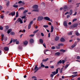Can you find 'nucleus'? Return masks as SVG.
I'll list each match as a JSON object with an SVG mask.
<instances>
[{"instance_id":"obj_1","label":"nucleus","mask_w":80,"mask_h":80,"mask_svg":"<svg viewBox=\"0 0 80 80\" xmlns=\"http://www.w3.org/2000/svg\"><path fill=\"white\" fill-rule=\"evenodd\" d=\"M38 6L37 5H34L33 6V8L34 9L33 10V12H38Z\"/></svg>"},{"instance_id":"obj_2","label":"nucleus","mask_w":80,"mask_h":80,"mask_svg":"<svg viewBox=\"0 0 80 80\" xmlns=\"http://www.w3.org/2000/svg\"><path fill=\"white\" fill-rule=\"evenodd\" d=\"M58 69L59 70H60V68H58V69H57L56 70V72L55 71L52 72V73L53 74V75H55L56 74H57V73H58Z\"/></svg>"},{"instance_id":"obj_3","label":"nucleus","mask_w":80,"mask_h":80,"mask_svg":"<svg viewBox=\"0 0 80 80\" xmlns=\"http://www.w3.org/2000/svg\"><path fill=\"white\" fill-rule=\"evenodd\" d=\"M20 22V23L21 24L23 23V21H22V19H21V18H18L16 21V22Z\"/></svg>"},{"instance_id":"obj_4","label":"nucleus","mask_w":80,"mask_h":80,"mask_svg":"<svg viewBox=\"0 0 80 80\" xmlns=\"http://www.w3.org/2000/svg\"><path fill=\"white\" fill-rule=\"evenodd\" d=\"M44 19H45V20H48V21H49V22H52V19L50 20V18H49L48 17H45Z\"/></svg>"},{"instance_id":"obj_5","label":"nucleus","mask_w":80,"mask_h":80,"mask_svg":"<svg viewBox=\"0 0 80 80\" xmlns=\"http://www.w3.org/2000/svg\"><path fill=\"white\" fill-rule=\"evenodd\" d=\"M15 15V12L14 11L11 12V13H10L8 15L9 16H10L12 15V16H14Z\"/></svg>"},{"instance_id":"obj_6","label":"nucleus","mask_w":80,"mask_h":80,"mask_svg":"<svg viewBox=\"0 0 80 80\" xmlns=\"http://www.w3.org/2000/svg\"><path fill=\"white\" fill-rule=\"evenodd\" d=\"M39 68H38V67H37V65H36L34 68V70L35 71V73L36 72H37V71H38Z\"/></svg>"},{"instance_id":"obj_7","label":"nucleus","mask_w":80,"mask_h":80,"mask_svg":"<svg viewBox=\"0 0 80 80\" xmlns=\"http://www.w3.org/2000/svg\"><path fill=\"white\" fill-rule=\"evenodd\" d=\"M43 19V17L42 16H39L38 18V20H42Z\"/></svg>"},{"instance_id":"obj_8","label":"nucleus","mask_w":80,"mask_h":80,"mask_svg":"<svg viewBox=\"0 0 80 80\" xmlns=\"http://www.w3.org/2000/svg\"><path fill=\"white\" fill-rule=\"evenodd\" d=\"M64 26H65V27H67V22L65 21L63 23Z\"/></svg>"},{"instance_id":"obj_9","label":"nucleus","mask_w":80,"mask_h":80,"mask_svg":"<svg viewBox=\"0 0 80 80\" xmlns=\"http://www.w3.org/2000/svg\"><path fill=\"white\" fill-rule=\"evenodd\" d=\"M40 65L41 67L42 68H44V67H45V65L43 64V62H42L41 63Z\"/></svg>"},{"instance_id":"obj_10","label":"nucleus","mask_w":80,"mask_h":80,"mask_svg":"<svg viewBox=\"0 0 80 80\" xmlns=\"http://www.w3.org/2000/svg\"><path fill=\"white\" fill-rule=\"evenodd\" d=\"M77 42H75L74 44H73L72 45V48H74V47H75V46L77 45Z\"/></svg>"},{"instance_id":"obj_11","label":"nucleus","mask_w":80,"mask_h":80,"mask_svg":"<svg viewBox=\"0 0 80 80\" xmlns=\"http://www.w3.org/2000/svg\"><path fill=\"white\" fill-rule=\"evenodd\" d=\"M53 29H54V28H53V26H51V32H53Z\"/></svg>"},{"instance_id":"obj_12","label":"nucleus","mask_w":80,"mask_h":80,"mask_svg":"<svg viewBox=\"0 0 80 80\" xmlns=\"http://www.w3.org/2000/svg\"><path fill=\"white\" fill-rule=\"evenodd\" d=\"M78 24L77 23H76V24H74L73 26V28H76V27H77V26H78Z\"/></svg>"},{"instance_id":"obj_13","label":"nucleus","mask_w":80,"mask_h":80,"mask_svg":"<svg viewBox=\"0 0 80 80\" xmlns=\"http://www.w3.org/2000/svg\"><path fill=\"white\" fill-rule=\"evenodd\" d=\"M64 11H66L68 10V7L67 6H65L64 7Z\"/></svg>"},{"instance_id":"obj_14","label":"nucleus","mask_w":80,"mask_h":80,"mask_svg":"<svg viewBox=\"0 0 80 80\" xmlns=\"http://www.w3.org/2000/svg\"><path fill=\"white\" fill-rule=\"evenodd\" d=\"M23 43L24 45H27V44H28V41H26L24 42Z\"/></svg>"},{"instance_id":"obj_15","label":"nucleus","mask_w":80,"mask_h":80,"mask_svg":"<svg viewBox=\"0 0 80 80\" xmlns=\"http://www.w3.org/2000/svg\"><path fill=\"white\" fill-rule=\"evenodd\" d=\"M30 42L31 43H33L34 42V40H33V39H31L30 40Z\"/></svg>"},{"instance_id":"obj_16","label":"nucleus","mask_w":80,"mask_h":80,"mask_svg":"<svg viewBox=\"0 0 80 80\" xmlns=\"http://www.w3.org/2000/svg\"><path fill=\"white\" fill-rule=\"evenodd\" d=\"M4 50H6V51H8L9 49H8V47H5L4 48Z\"/></svg>"},{"instance_id":"obj_17","label":"nucleus","mask_w":80,"mask_h":80,"mask_svg":"<svg viewBox=\"0 0 80 80\" xmlns=\"http://www.w3.org/2000/svg\"><path fill=\"white\" fill-rule=\"evenodd\" d=\"M55 40L56 41H58L59 40V37H56L55 39Z\"/></svg>"},{"instance_id":"obj_18","label":"nucleus","mask_w":80,"mask_h":80,"mask_svg":"<svg viewBox=\"0 0 80 80\" xmlns=\"http://www.w3.org/2000/svg\"><path fill=\"white\" fill-rule=\"evenodd\" d=\"M12 29H9L7 32V33H8V34H9V33H10V32H12Z\"/></svg>"},{"instance_id":"obj_19","label":"nucleus","mask_w":80,"mask_h":80,"mask_svg":"<svg viewBox=\"0 0 80 80\" xmlns=\"http://www.w3.org/2000/svg\"><path fill=\"white\" fill-rule=\"evenodd\" d=\"M62 63V61L61 60H60L59 62H58L57 63L58 65H59L60 64H61Z\"/></svg>"},{"instance_id":"obj_20","label":"nucleus","mask_w":80,"mask_h":80,"mask_svg":"<svg viewBox=\"0 0 80 80\" xmlns=\"http://www.w3.org/2000/svg\"><path fill=\"white\" fill-rule=\"evenodd\" d=\"M76 35H77V36H79V35H80V34L78 32V31H76Z\"/></svg>"},{"instance_id":"obj_21","label":"nucleus","mask_w":80,"mask_h":80,"mask_svg":"<svg viewBox=\"0 0 80 80\" xmlns=\"http://www.w3.org/2000/svg\"><path fill=\"white\" fill-rule=\"evenodd\" d=\"M48 58H47L46 59H44L42 61V62H47L48 60Z\"/></svg>"},{"instance_id":"obj_22","label":"nucleus","mask_w":80,"mask_h":80,"mask_svg":"<svg viewBox=\"0 0 80 80\" xmlns=\"http://www.w3.org/2000/svg\"><path fill=\"white\" fill-rule=\"evenodd\" d=\"M69 64H67L65 65V66L64 67L65 68V70L67 69V68H68V67L69 66Z\"/></svg>"},{"instance_id":"obj_23","label":"nucleus","mask_w":80,"mask_h":80,"mask_svg":"<svg viewBox=\"0 0 80 80\" xmlns=\"http://www.w3.org/2000/svg\"><path fill=\"white\" fill-rule=\"evenodd\" d=\"M55 55H57V56H59V55H60V53L59 52H57L55 53Z\"/></svg>"},{"instance_id":"obj_24","label":"nucleus","mask_w":80,"mask_h":80,"mask_svg":"<svg viewBox=\"0 0 80 80\" xmlns=\"http://www.w3.org/2000/svg\"><path fill=\"white\" fill-rule=\"evenodd\" d=\"M61 42H65V40L64 38H62L61 39Z\"/></svg>"},{"instance_id":"obj_25","label":"nucleus","mask_w":80,"mask_h":80,"mask_svg":"<svg viewBox=\"0 0 80 80\" xmlns=\"http://www.w3.org/2000/svg\"><path fill=\"white\" fill-rule=\"evenodd\" d=\"M72 13H73V10H71L69 13L71 15L72 14Z\"/></svg>"},{"instance_id":"obj_26","label":"nucleus","mask_w":80,"mask_h":80,"mask_svg":"<svg viewBox=\"0 0 80 80\" xmlns=\"http://www.w3.org/2000/svg\"><path fill=\"white\" fill-rule=\"evenodd\" d=\"M39 42L41 43H43V40L42 39L39 40Z\"/></svg>"},{"instance_id":"obj_27","label":"nucleus","mask_w":80,"mask_h":80,"mask_svg":"<svg viewBox=\"0 0 80 80\" xmlns=\"http://www.w3.org/2000/svg\"><path fill=\"white\" fill-rule=\"evenodd\" d=\"M1 37H2L1 40H2V41H3V37H4V35L2 34L1 35Z\"/></svg>"},{"instance_id":"obj_28","label":"nucleus","mask_w":80,"mask_h":80,"mask_svg":"<svg viewBox=\"0 0 80 80\" xmlns=\"http://www.w3.org/2000/svg\"><path fill=\"white\" fill-rule=\"evenodd\" d=\"M64 45V44L63 43H59L58 44V46L59 47H60V46H63Z\"/></svg>"},{"instance_id":"obj_29","label":"nucleus","mask_w":80,"mask_h":80,"mask_svg":"<svg viewBox=\"0 0 80 80\" xmlns=\"http://www.w3.org/2000/svg\"><path fill=\"white\" fill-rule=\"evenodd\" d=\"M18 17V12H16V18H17Z\"/></svg>"},{"instance_id":"obj_30","label":"nucleus","mask_w":80,"mask_h":80,"mask_svg":"<svg viewBox=\"0 0 80 80\" xmlns=\"http://www.w3.org/2000/svg\"><path fill=\"white\" fill-rule=\"evenodd\" d=\"M19 32H24V33H25V30L24 29L23 31L20 30L19 31Z\"/></svg>"},{"instance_id":"obj_31","label":"nucleus","mask_w":80,"mask_h":80,"mask_svg":"<svg viewBox=\"0 0 80 80\" xmlns=\"http://www.w3.org/2000/svg\"><path fill=\"white\" fill-rule=\"evenodd\" d=\"M68 35H72V32H70L68 33Z\"/></svg>"},{"instance_id":"obj_32","label":"nucleus","mask_w":80,"mask_h":80,"mask_svg":"<svg viewBox=\"0 0 80 80\" xmlns=\"http://www.w3.org/2000/svg\"><path fill=\"white\" fill-rule=\"evenodd\" d=\"M38 30H36V31H35L34 32H33V33L34 34H35L36 33L38 32Z\"/></svg>"},{"instance_id":"obj_33","label":"nucleus","mask_w":80,"mask_h":80,"mask_svg":"<svg viewBox=\"0 0 80 80\" xmlns=\"http://www.w3.org/2000/svg\"><path fill=\"white\" fill-rule=\"evenodd\" d=\"M43 27L44 28H48V26L47 25H44L43 26Z\"/></svg>"},{"instance_id":"obj_34","label":"nucleus","mask_w":80,"mask_h":80,"mask_svg":"<svg viewBox=\"0 0 80 80\" xmlns=\"http://www.w3.org/2000/svg\"><path fill=\"white\" fill-rule=\"evenodd\" d=\"M24 9V8H23V7L20 8L19 9V11H20V10H23Z\"/></svg>"},{"instance_id":"obj_35","label":"nucleus","mask_w":80,"mask_h":80,"mask_svg":"<svg viewBox=\"0 0 80 80\" xmlns=\"http://www.w3.org/2000/svg\"><path fill=\"white\" fill-rule=\"evenodd\" d=\"M11 34L12 35H15V33L13 32H11Z\"/></svg>"},{"instance_id":"obj_36","label":"nucleus","mask_w":80,"mask_h":80,"mask_svg":"<svg viewBox=\"0 0 80 80\" xmlns=\"http://www.w3.org/2000/svg\"><path fill=\"white\" fill-rule=\"evenodd\" d=\"M33 21H31L30 22V23L29 25H32V23H33Z\"/></svg>"},{"instance_id":"obj_37","label":"nucleus","mask_w":80,"mask_h":80,"mask_svg":"<svg viewBox=\"0 0 80 80\" xmlns=\"http://www.w3.org/2000/svg\"><path fill=\"white\" fill-rule=\"evenodd\" d=\"M31 28V25L30 24H29L28 25V29H30V28Z\"/></svg>"},{"instance_id":"obj_38","label":"nucleus","mask_w":80,"mask_h":80,"mask_svg":"<svg viewBox=\"0 0 80 80\" xmlns=\"http://www.w3.org/2000/svg\"><path fill=\"white\" fill-rule=\"evenodd\" d=\"M18 3H22L23 4H24V2H22V1H19V2H18Z\"/></svg>"},{"instance_id":"obj_39","label":"nucleus","mask_w":80,"mask_h":80,"mask_svg":"<svg viewBox=\"0 0 80 80\" xmlns=\"http://www.w3.org/2000/svg\"><path fill=\"white\" fill-rule=\"evenodd\" d=\"M1 18L3 19L4 18V16L3 15H1L0 16Z\"/></svg>"},{"instance_id":"obj_40","label":"nucleus","mask_w":80,"mask_h":80,"mask_svg":"<svg viewBox=\"0 0 80 80\" xmlns=\"http://www.w3.org/2000/svg\"><path fill=\"white\" fill-rule=\"evenodd\" d=\"M13 7L15 8H17V7H18V5H14L13 6Z\"/></svg>"},{"instance_id":"obj_41","label":"nucleus","mask_w":80,"mask_h":80,"mask_svg":"<svg viewBox=\"0 0 80 80\" xmlns=\"http://www.w3.org/2000/svg\"><path fill=\"white\" fill-rule=\"evenodd\" d=\"M61 52H65V50L63 49H62L60 50Z\"/></svg>"},{"instance_id":"obj_42","label":"nucleus","mask_w":80,"mask_h":80,"mask_svg":"<svg viewBox=\"0 0 80 80\" xmlns=\"http://www.w3.org/2000/svg\"><path fill=\"white\" fill-rule=\"evenodd\" d=\"M77 60H80V57L79 56L77 57Z\"/></svg>"},{"instance_id":"obj_43","label":"nucleus","mask_w":80,"mask_h":80,"mask_svg":"<svg viewBox=\"0 0 80 80\" xmlns=\"http://www.w3.org/2000/svg\"><path fill=\"white\" fill-rule=\"evenodd\" d=\"M77 19H74L72 21V22H74L75 21H77Z\"/></svg>"},{"instance_id":"obj_44","label":"nucleus","mask_w":80,"mask_h":80,"mask_svg":"<svg viewBox=\"0 0 80 80\" xmlns=\"http://www.w3.org/2000/svg\"><path fill=\"white\" fill-rule=\"evenodd\" d=\"M17 39L13 40V42H17Z\"/></svg>"},{"instance_id":"obj_45","label":"nucleus","mask_w":80,"mask_h":80,"mask_svg":"<svg viewBox=\"0 0 80 80\" xmlns=\"http://www.w3.org/2000/svg\"><path fill=\"white\" fill-rule=\"evenodd\" d=\"M63 70V69H61L60 70V73H62V70Z\"/></svg>"},{"instance_id":"obj_46","label":"nucleus","mask_w":80,"mask_h":80,"mask_svg":"<svg viewBox=\"0 0 80 80\" xmlns=\"http://www.w3.org/2000/svg\"><path fill=\"white\" fill-rule=\"evenodd\" d=\"M5 28L6 29H8V28H9V27L8 26H5Z\"/></svg>"},{"instance_id":"obj_47","label":"nucleus","mask_w":80,"mask_h":80,"mask_svg":"<svg viewBox=\"0 0 80 80\" xmlns=\"http://www.w3.org/2000/svg\"><path fill=\"white\" fill-rule=\"evenodd\" d=\"M62 63L63 64L65 63V60H62Z\"/></svg>"},{"instance_id":"obj_48","label":"nucleus","mask_w":80,"mask_h":80,"mask_svg":"<svg viewBox=\"0 0 80 80\" xmlns=\"http://www.w3.org/2000/svg\"><path fill=\"white\" fill-rule=\"evenodd\" d=\"M27 12H28V10H25L24 11L23 13H27Z\"/></svg>"},{"instance_id":"obj_49","label":"nucleus","mask_w":80,"mask_h":80,"mask_svg":"<svg viewBox=\"0 0 80 80\" xmlns=\"http://www.w3.org/2000/svg\"><path fill=\"white\" fill-rule=\"evenodd\" d=\"M12 42H13V39H11V40L9 44H10V43H12Z\"/></svg>"},{"instance_id":"obj_50","label":"nucleus","mask_w":80,"mask_h":80,"mask_svg":"<svg viewBox=\"0 0 80 80\" xmlns=\"http://www.w3.org/2000/svg\"><path fill=\"white\" fill-rule=\"evenodd\" d=\"M19 43V41H16V44H18Z\"/></svg>"},{"instance_id":"obj_51","label":"nucleus","mask_w":80,"mask_h":80,"mask_svg":"<svg viewBox=\"0 0 80 80\" xmlns=\"http://www.w3.org/2000/svg\"><path fill=\"white\" fill-rule=\"evenodd\" d=\"M73 74H77V72H72Z\"/></svg>"},{"instance_id":"obj_52","label":"nucleus","mask_w":80,"mask_h":80,"mask_svg":"<svg viewBox=\"0 0 80 80\" xmlns=\"http://www.w3.org/2000/svg\"><path fill=\"white\" fill-rule=\"evenodd\" d=\"M25 17H26L25 16H23L22 17V18H25Z\"/></svg>"},{"instance_id":"obj_53","label":"nucleus","mask_w":80,"mask_h":80,"mask_svg":"<svg viewBox=\"0 0 80 80\" xmlns=\"http://www.w3.org/2000/svg\"><path fill=\"white\" fill-rule=\"evenodd\" d=\"M3 27H0V30H3Z\"/></svg>"},{"instance_id":"obj_54","label":"nucleus","mask_w":80,"mask_h":80,"mask_svg":"<svg viewBox=\"0 0 80 80\" xmlns=\"http://www.w3.org/2000/svg\"><path fill=\"white\" fill-rule=\"evenodd\" d=\"M53 74H51L50 75L51 77H53Z\"/></svg>"},{"instance_id":"obj_55","label":"nucleus","mask_w":80,"mask_h":80,"mask_svg":"<svg viewBox=\"0 0 80 80\" xmlns=\"http://www.w3.org/2000/svg\"><path fill=\"white\" fill-rule=\"evenodd\" d=\"M41 35L42 36V37H43V36H44V34H43V33H41Z\"/></svg>"},{"instance_id":"obj_56","label":"nucleus","mask_w":80,"mask_h":80,"mask_svg":"<svg viewBox=\"0 0 80 80\" xmlns=\"http://www.w3.org/2000/svg\"><path fill=\"white\" fill-rule=\"evenodd\" d=\"M77 12H75V13L73 15L74 16L76 15H77Z\"/></svg>"},{"instance_id":"obj_57","label":"nucleus","mask_w":80,"mask_h":80,"mask_svg":"<svg viewBox=\"0 0 80 80\" xmlns=\"http://www.w3.org/2000/svg\"><path fill=\"white\" fill-rule=\"evenodd\" d=\"M2 6H0V10H2Z\"/></svg>"},{"instance_id":"obj_58","label":"nucleus","mask_w":80,"mask_h":80,"mask_svg":"<svg viewBox=\"0 0 80 80\" xmlns=\"http://www.w3.org/2000/svg\"><path fill=\"white\" fill-rule=\"evenodd\" d=\"M55 47L54 46L52 47V49H55Z\"/></svg>"},{"instance_id":"obj_59","label":"nucleus","mask_w":80,"mask_h":80,"mask_svg":"<svg viewBox=\"0 0 80 80\" xmlns=\"http://www.w3.org/2000/svg\"><path fill=\"white\" fill-rule=\"evenodd\" d=\"M27 21V19H25L24 20V23H25L26 22V21Z\"/></svg>"},{"instance_id":"obj_60","label":"nucleus","mask_w":80,"mask_h":80,"mask_svg":"<svg viewBox=\"0 0 80 80\" xmlns=\"http://www.w3.org/2000/svg\"><path fill=\"white\" fill-rule=\"evenodd\" d=\"M50 68H54V66H51Z\"/></svg>"},{"instance_id":"obj_61","label":"nucleus","mask_w":80,"mask_h":80,"mask_svg":"<svg viewBox=\"0 0 80 80\" xmlns=\"http://www.w3.org/2000/svg\"><path fill=\"white\" fill-rule=\"evenodd\" d=\"M43 46L45 47V48H46V45H45V44H43Z\"/></svg>"},{"instance_id":"obj_62","label":"nucleus","mask_w":80,"mask_h":80,"mask_svg":"<svg viewBox=\"0 0 80 80\" xmlns=\"http://www.w3.org/2000/svg\"><path fill=\"white\" fill-rule=\"evenodd\" d=\"M62 79H63V78H66V77H64L63 76H62Z\"/></svg>"},{"instance_id":"obj_63","label":"nucleus","mask_w":80,"mask_h":80,"mask_svg":"<svg viewBox=\"0 0 80 80\" xmlns=\"http://www.w3.org/2000/svg\"><path fill=\"white\" fill-rule=\"evenodd\" d=\"M45 68H48V66H45Z\"/></svg>"},{"instance_id":"obj_64","label":"nucleus","mask_w":80,"mask_h":80,"mask_svg":"<svg viewBox=\"0 0 80 80\" xmlns=\"http://www.w3.org/2000/svg\"><path fill=\"white\" fill-rule=\"evenodd\" d=\"M32 78H36L35 76H33L32 77Z\"/></svg>"}]
</instances>
